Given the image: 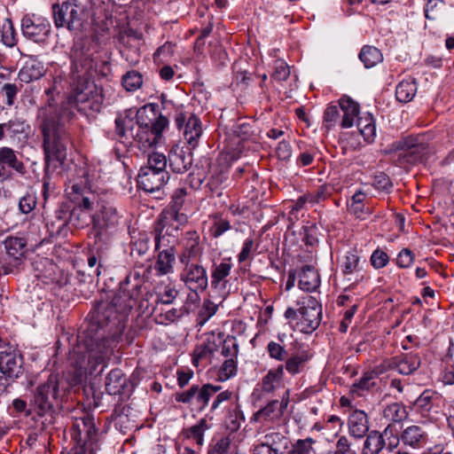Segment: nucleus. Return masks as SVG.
<instances>
[{"label": "nucleus", "instance_id": "f257e3e1", "mask_svg": "<svg viewBox=\"0 0 454 454\" xmlns=\"http://www.w3.org/2000/svg\"><path fill=\"white\" fill-rule=\"evenodd\" d=\"M60 78H54L52 85L45 90L48 97L45 106L38 110L36 121L43 136V146L45 155V163L48 167L51 162L58 161L62 164L67 155V145L70 143L69 136L64 129V121H70L74 112L66 104L59 107L53 97L58 91Z\"/></svg>", "mask_w": 454, "mask_h": 454}, {"label": "nucleus", "instance_id": "f03ea898", "mask_svg": "<svg viewBox=\"0 0 454 454\" xmlns=\"http://www.w3.org/2000/svg\"><path fill=\"white\" fill-rule=\"evenodd\" d=\"M145 108L137 113V121L128 114L119 115L115 119V132L120 141L125 145H136L146 151L160 142L162 132L168 125V120L160 115L152 123L145 122Z\"/></svg>", "mask_w": 454, "mask_h": 454}, {"label": "nucleus", "instance_id": "7ed1b4c3", "mask_svg": "<svg viewBox=\"0 0 454 454\" xmlns=\"http://www.w3.org/2000/svg\"><path fill=\"white\" fill-rule=\"evenodd\" d=\"M124 317L112 302L101 304L98 308L89 324L84 340L85 347L90 353V358H95L98 364L103 361L104 356L109 353L113 341L106 337L104 328L111 323L115 325L121 322Z\"/></svg>", "mask_w": 454, "mask_h": 454}, {"label": "nucleus", "instance_id": "20e7f679", "mask_svg": "<svg viewBox=\"0 0 454 454\" xmlns=\"http://www.w3.org/2000/svg\"><path fill=\"white\" fill-rule=\"evenodd\" d=\"M51 10L55 27L75 35L85 31L94 16L91 0H59Z\"/></svg>", "mask_w": 454, "mask_h": 454}, {"label": "nucleus", "instance_id": "39448f33", "mask_svg": "<svg viewBox=\"0 0 454 454\" xmlns=\"http://www.w3.org/2000/svg\"><path fill=\"white\" fill-rule=\"evenodd\" d=\"M72 90L67 105H74L78 112L85 115L98 113L103 104L101 91L89 81L73 82Z\"/></svg>", "mask_w": 454, "mask_h": 454}, {"label": "nucleus", "instance_id": "423d86ee", "mask_svg": "<svg viewBox=\"0 0 454 454\" xmlns=\"http://www.w3.org/2000/svg\"><path fill=\"white\" fill-rule=\"evenodd\" d=\"M71 436L75 442L74 448L82 447L84 453L96 454L98 450V429L91 415L86 414L74 419Z\"/></svg>", "mask_w": 454, "mask_h": 454}, {"label": "nucleus", "instance_id": "0eeeda50", "mask_svg": "<svg viewBox=\"0 0 454 454\" xmlns=\"http://www.w3.org/2000/svg\"><path fill=\"white\" fill-rule=\"evenodd\" d=\"M188 216L184 214L165 209L160 215L154 225L155 249L160 250L163 243L170 238L175 239L178 233L179 227L184 224ZM175 240H171V243Z\"/></svg>", "mask_w": 454, "mask_h": 454}, {"label": "nucleus", "instance_id": "6e6552de", "mask_svg": "<svg viewBox=\"0 0 454 454\" xmlns=\"http://www.w3.org/2000/svg\"><path fill=\"white\" fill-rule=\"evenodd\" d=\"M62 395L58 374H51L47 380L40 383L34 391L33 402L38 414L44 415L52 410Z\"/></svg>", "mask_w": 454, "mask_h": 454}, {"label": "nucleus", "instance_id": "1a4fd4ad", "mask_svg": "<svg viewBox=\"0 0 454 454\" xmlns=\"http://www.w3.org/2000/svg\"><path fill=\"white\" fill-rule=\"evenodd\" d=\"M141 287L142 281L137 277L133 278L127 277L125 280L121 283L119 290L111 302L123 317H126L136 305L137 299L141 295Z\"/></svg>", "mask_w": 454, "mask_h": 454}, {"label": "nucleus", "instance_id": "9d476101", "mask_svg": "<svg viewBox=\"0 0 454 454\" xmlns=\"http://www.w3.org/2000/svg\"><path fill=\"white\" fill-rule=\"evenodd\" d=\"M299 312L301 317L297 322V327L301 332L310 333L319 326L322 319V307L314 297H304Z\"/></svg>", "mask_w": 454, "mask_h": 454}, {"label": "nucleus", "instance_id": "9b49d317", "mask_svg": "<svg viewBox=\"0 0 454 454\" xmlns=\"http://www.w3.org/2000/svg\"><path fill=\"white\" fill-rule=\"evenodd\" d=\"M23 356L20 351L8 346L0 350V372L4 380H14L23 374Z\"/></svg>", "mask_w": 454, "mask_h": 454}, {"label": "nucleus", "instance_id": "f8f14e48", "mask_svg": "<svg viewBox=\"0 0 454 454\" xmlns=\"http://www.w3.org/2000/svg\"><path fill=\"white\" fill-rule=\"evenodd\" d=\"M175 122L179 129H183V136L187 144L195 148L202 135V125L200 120L193 114L177 111Z\"/></svg>", "mask_w": 454, "mask_h": 454}, {"label": "nucleus", "instance_id": "ddd939ff", "mask_svg": "<svg viewBox=\"0 0 454 454\" xmlns=\"http://www.w3.org/2000/svg\"><path fill=\"white\" fill-rule=\"evenodd\" d=\"M26 246L27 241L24 238L10 237L5 239L4 247L7 257L3 265L4 274L15 273L20 269L23 263Z\"/></svg>", "mask_w": 454, "mask_h": 454}, {"label": "nucleus", "instance_id": "4468645a", "mask_svg": "<svg viewBox=\"0 0 454 454\" xmlns=\"http://www.w3.org/2000/svg\"><path fill=\"white\" fill-rule=\"evenodd\" d=\"M180 273V280L192 292H204L208 286L206 269L198 263H184Z\"/></svg>", "mask_w": 454, "mask_h": 454}, {"label": "nucleus", "instance_id": "2eb2a0df", "mask_svg": "<svg viewBox=\"0 0 454 454\" xmlns=\"http://www.w3.org/2000/svg\"><path fill=\"white\" fill-rule=\"evenodd\" d=\"M221 388L220 386L209 383L203 385L201 387L194 385L188 390L176 394V400L184 403H189L195 398L200 405V409L202 410L207 406L210 398L219 392Z\"/></svg>", "mask_w": 454, "mask_h": 454}, {"label": "nucleus", "instance_id": "dca6fc26", "mask_svg": "<svg viewBox=\"0 0 454 454\" xmlns=\"http://www.w3.org/2000/svg\"><path fill=\"white\" fill-rule=\"evenodd\" d=\"M72 57L71 76L73 82L89 81V77L96 67V63L91 55L75 49Z\"/></svg>", "mask_w": 454, "mask_h": 454}, {"label": "nucleus", "instance_id": "f3484780", "mask_svg": "<svg viewBox=\"0 0 454 454\" xmlns=\"http://www.w3.org/2000/svg\"><path fill=\"white\" fill-rule=\"evenodd\" d=\"M231 269L232 263L230 259H224L218 264H213L211 269V288L219 292L223 299L228 294L226 290L228 280L226 278L231 274Z\"/></svg>", "mask_w": 454, "mask_h": 454}, {"label": "nucleus", "instance_id": "a211bd4d", "mask_svg": "<svg viewBox=\"0 0 454 454\" xmlns=\"http://www.w3.org/2000/svg\"><path fill=\"white\" fill-rule=\"evenodd\" d=\"M168 179L167 171H154L150 168H142L137 176L138 186L146 192L159 191Z\"/></svg>", "mask_w": 454, "mask_h": 454}, {"label": "nucleus", "instance_id": "6ab92c4d", "mask_svg": "<svg viewBox=\"0 0 454 454\" xmlns=\"http://www.w3.org/2000/svg\"><path fill=\"white\" fill-rule=\"evenodd\" d=\"M286 395L279 402L278 400H272L263 408L260 409L254 414V420L255 421H275L279 419L288 405L289 391L286 392Z\"/></svg>", "mask_w": 454, "mask_h": 454}, {"label": "nucleus", "instance_id": "aec40b11", "mask_svg": "<svg viewBox=\"0 0 454 454\" xmlns=\"http://www.w3.org/2000/svg\"><path fill=\"white\" fill-rule=\"evenodd\" d=\"M94 229L101 231L115 227L119 223V214L112 205H103L91 217Z\"/></svg>", "mask_w": 454, "mask_h": 454}, {"label": "nucleus", "instance_id": "412c9836", "mask_svg": "<svg viewBox=\"0 0 454 454\" xmlns=\"http://www.w3.org/2000/svg\"><path fill=\"white\" fill-rule=\"evenodd\" d=\"M23 35L35 42H42L46 39L50 33V24L46 21L33 20L30 17H24L21 21Z\"/></svg>", "mask_w": 454, "mask_h": 454}, {"label": "nucleus", "instance_id": "4be33fe9", "mask_svg": "<svg viewBox=\"0 0 454 454\" xmlns=\"http://www.w3.org/2000/svg\"><path fill=\"white\" fill-rule=\"evenodd\" d=\"M423 138V137H409L398 142L397 148L404 152L401 156L411 157L412 160L411 161H417L422 159L427 149V145L424 143Z\"/></svg>", "mask_w": 454, "mask_h": 454}, {"label": "nucleus", "instance_id": "5701e85b", "mask_svg": "<svg viewBox=\"0 0 454 454\" xmlns=\"http://www.w3.org/2000/svg\"><path fill=\"white\" fill-rule=\"evenodd\" d=\"M338 105L342 113L340 126L344 129L351 128L355 121L358 119L357 116L360 112L359 104L350 97L342 96L339 99Z\"/></svg>", "mask_w": 454, "mask_h": 454}, {"label": "nucleus", "instance_id": "b1692460", "mask_svg": "<svg viewBox=\"0 0 454 454\" xmlns=\"http://www.w3.org/2000/svg\"><path fill=\"white\" fill-rule=\"evenodd\" d=\"M348 432L355 438H363L369 431L367 414L360 410L354 411L348 418Z\"/></svg>", "mask_w": 454, "mask_h": 454}, {"label": "nucleus", "instance_id": "393cba45", "mask_svg": "<svg viewBox=\"0 0 454 454\" xmlns=\"http://www.w3.org/2000/svg\"><path fill=\"white\" fill-rule=\"evenodd\" d=\"M162 247L166 248L159 253L154 269L160 275H166L172 272L176 256L175 249L171 246V240L168 239L167 243L162 244Z\"/></svg>", "mask_w": 454, "mask_h": 454}, {"label": "nucleus", "instance_id": "a878e982", "mask_svg": "<svg viewBox=\"0 0 454 454\" xmlns=\"http://www.w3.org/2000/svg\"><path fill=\"white\" fill-rule=\"evenodd\" d=\"M45 73L43 63L33 57H29L18 74L20 82L29 83L40 79Z\"/></svg>", "mask_w": 454, "mask_h": 454}, {"label": "nucleus", "instance_id": "bb28decb", "mask_svg": "<svg viewBox=\"0 0 454 454\" xmlns=\"http://www.w3.org/2000/svg\"><path fill=\"white\" fill-rule=\"evenodd\" d=\"M401 440L405 445L420 448L427 442V434L421 426L411 425L403 431Z\"/></svg>", "mask_w": 454, "mask_h": 454}, {"label": "nucleus", "instance_id": "cd10ccee", "mask_svg": "<svg viewBox=\"0 0 454 454\" xmlns=\"http://www.w3.org/2000/svg\"><path fill=\"white\" fill-rule=\"evenodd\" d=\"M420 356L417 353H407L395 358V367L404 375L413 373L420 366Z\"/></svg>", "mask_w": 454, "mask_h": 454}, {"label": "nucleus", "instance_id": "c85d7f7f", "mask_svg": "<svg viewBox=\"0 0 454 454\" xmlns=\"http://www.w3.org/2000/svg\"><path fill=\"white\" fill-rule=\"evenodd\" d=\"M200 238L196 232L189 233L184 250L179 256L180 262L184 263H192L191 261L199 259L202 254V248L200 246Z\"/></svg>", "mask_w": 454, "mask_h": 454}, {"label": "nucleus", "instance_id": "c756f323", "mask_svg": "<svg viewBox=\"0 0 454 454\" xmlns=\"http://www.w3.org/2000/svg\"><path fill=\"white\" fill-rule=\"evenodd\" d=\"M169 167L173 172L184 173L192 163L191 154H186L182 149L176 148L170 151L168 154Z\"/></svg>", "mask_w": 454, "mask_h": 454}, {"label": "nucleus", "instance_id": "7c9ffc66", "mask_svg": "<svg viewBox=\"0 0 454 454\" xmlns=\"http://www.w3.org/2000/svg\"><path fill=\"white\" fill-rule=\"evenodd\" d=\"M299 286L306 292L315 291L320 283L317 271L311 266H303L298 275Z\"/></svg>", "mask_w": 454, "mask_h": 454}, {"label": "nucleus", "instance_id": "2f4dec72", "mask_svg": "<svg viewBox=\"0 0 454 454\" xmlns=\"http://www.w3.org/2000/svg\"><path fill=\"white\" fill-rule=\"evenodd\" d=\"M310 356L306 350H300L293 353L291 356H286L284 369L292 375L298 374L303 371L307 362L309 360Z\"/></svg>", "mask_w": 454, "mask_h": 454}, {"label": "nucleus", "instance_id": "473e14b6", "mask_svg": "<svg viewBox=\"0 0 454 454\" xmlns=\"http://www.w3.org/2000/svg\"><path fill=\"white\" fill-rule=\"evenodd\" d=\"M283 378L284 365L270 369L262 379V390L265 393H272L280 387Z\"/></svg>", "mask_w": 454, "mask_h": 454}, {"label": "nucleus", "instance_id": "72a5a7b5", "mask_svg": "<svg viewBox=\"0 0 454 454\" xmlns=\"http://www.w3.org/2000/svg\"><path fill=\"white\" fill-rule=\"evenodd\" d=\"M366 194L362 191H357L348 203V210L356 218L363 219L371 214V208L365 204Z\"/></svg>", "mask_w": 454, "mask_h": 454}, {"label": "nucleus", "instance_id": "f704fd0d", "mask_svg": "<svg viewBox=\"0 0 454 454\" xmlns=\"http://www.w3.org/2000/svg\"><path fill=\"white\" fill-rule=\"evenodd\" d=\"M378 374V372L375 370L365 372L358 381L353 383L350 387V393L356 396L363 395L365 391L370 390L375 386V380Z\"/></svg>", "mask_w": 454, "mask_h": 454}, {"label": "nucleus", "instance_id": "c9c22d12", "mask_svg": "<svg viewBox=\"0 0 454 454\" xmlns=\"http://www.w3.org/2000/svg\"><path fill=\"white\" fill-rule=\"evenodd\" d=\"M0 164L14 169L20 175L26 173L23 162L18 159L16 153L10 147L4 146L0 148Z\"/></svg>", "mask_w": 454, "mask_h": 454}, {"label": "nucleus", "instance_id": "e433bc0d", "mask_svg": "<svg viewBox=\"0 0 454 454\" xmlns=\"http://www.w3.org/2000/svg\"><path fill=\"white\" fill-rule=\"evenodd\" d=\"M417 82L413 78L403 80L395 90L396 99L399 102L408 103L413 99L417 92Z\"/></svg>", "mask_w": 454, "mask_h": 454}, {"label": "nucleus", "instance_id": "4c0bfd02", "mask_svg": "<svg viewBox=\"0 0 454 454\" xmlns=\"http://www.w3.org/2000/svg\"><path fill=\"white\" fill-rule=\"evenodd\" d=\"M360 134L367 142H372L376 136V125L372 115L369 113L359 117L356 121Z\"/></svg>", "mask_w": 454, "mask_h": 454}, {"label": "nucleus", "instance_id": "58836bf2", "mask_svg": "<svg viewBox=\"0 0 454 454\" xmlns=\"http://www.w3.org/2000/svg\"><path fill=\"white\" fill-rule=\"evenodd\" d=\"M359 59L366 68L373 67L383 59L382 53L373 46L365 45L359 53Z\"/></svg>", "mask_w": 454, "mask_h": 454}, {"label": "nucleus", "instance_id": "ea45409f", "mask_svg": "<svg viewBox=\"0 0 454 454\" xmlns=\"http://www.w3.org/2000/svg\"><path fill=\"white\" fill-rule=\"evenodd\" d=\"M385 446L383 435L378 431L371 432L364 444L363 454H379Z\"/></svg>", "mask_w": 454, "mask_h": 454}, {"label": "nucleus", "instance_id": "a19ab883", "mask_svg": "<svg viewBox=\"0 0 454 454\" xmlns=\"http://www.w3.org/2000/svg\"><path fill=\"white\" fill-rule=\"evenodd\" d=\"M383 416L389 421L401 422L408 417V412L402 404L393 403L385 407Z\"/></svg>", "mask_w": 454, "mask_h": 454}, {"label": "nucleus", "instance_id": "79ce46f5", "mask_svg": "<svg viewBox=\"0 0 454 454\" xmlns=\"http://www.w3.org/2000/svg\"><path fill=\"white\" fill-rule=\"evenodd\" d=\"M124 385L123 374L121 370H112L106 379V389L110 395H116Z\"/></svg>", "mask_w": 454, "mask_h": 454}, {"label": "nucleus", "instance_id": "37998d69", "mask_svg": "<svg viewBox=\"0 0 454 454\" xmlns=\"http://www.w3.org/2000/svg\"><path fill=\"white\" fill-rule=\"evenodd\" d=\"M143 78L137 71H129L122 76V86L128 91H134L142 86Z\"/></svg>", "mask_w": 454, "mask_h": 454}, {"label": "nucleus", "instance_id": "c03bdc74", "mask_svg": "<svg viewBox=\"0 0 454 454\" xmlns=\"http://www.w3.org/2000/svg\"><path fill=\"white\" fill-rule=\"evenodd\" d=\"M167 159L166 156L160 153H153L149 154L147 165L142 168H150L157 172L166 171Z\"/></svg>", "mask_w": 454, "mask_h": 454}, {"label": "nucleus", "instance_id": "a18cd8bd", "mask_svg": "<svg viewBox=\"0 0 454 454\" xmlns=\"http://www.w3.org/2000/svg\"><path fill=\"white\" fill-rule=\"evenodd\" d=\"M187 195L188 191L185 187L176 188L172 194L170 207L168 210L179 213L180 209L184 206Z\"/></svg>", "mask_w": 454, "mask_h": 454}, {"label": "nucleus", "instance_id": "49530a36", "mask_svg": "<svg viewBox=\"0 0 454 454\" xmlns=\"http://www.w3.org/2000/svg\"><path fill=\"white\" fill-rule=\"evenodd\" d=\"M267 352L270 358L282 362L287 356V351L285 347L278 342L270 341L267 345Z\"/></svg>", "mask_w": 454, "mask_h": 454}, {"label": "nucleus", "instance_id": "de8ad7c7", "mask_svg": "<svg viewBox=\"0 0 454 454\" xmlns=\"http://www.w3.org/2000/svg\"><path fill=\"white\" fill-rule=\"evenodd\" d=\"M266 445H269L271 448L277 449V450H279V448L281 446L286 447V438L280 433L277 432H271L263 436V439L262 441Z\"/></svg>", "mask_w": 454, "mask_h": 454}, {"label": "nucleus", "instance_id": "09e8293b", "mask_svg": "<svg viewBox=\"0 0 454 454\" xmlns=\"http://www.w3.org/2000/svg\"><path fill=\"white\" fill-rule=\"evenodd\" d=\"M231 442L230 434L220 437L209 450L208 454H228L231 448Z\"/></svg>", "mask_w": 454, "mask_h": 454}, {"label": "nucleus", "instance_id": "8fccbe9b", "mask_svg": "<svg viewBox=\"0 0 454 454\" xmlns=\"http://www.w3.org/2000/svg\"><path fill=\"white\" fill-rule=\"evenodd\" d=\"M289 75L290 68L287 64L282 59L276 60L274 65V71L271 74V79L282 82L287 80Z\"/></svg>", "mask_w": 454, "mask_h": 454}, {"label": "nucleus", "instance_id": "3c124183", "mask_svg": "<svg viewBox=\"0 0 454 454\" xmlns=\"http://www.w3.org/2000/svg\"><path fill=\"white\" fill-rule=\"evenodd\" d=\"M333 454H356V448L347 436H340L336 442L335 451Z\"/></svg>", "mask_w": 454, "mask_h": 454}, {"label": "nucleus", "instance_id": "603ef678", "mask_svg": "<svg viewBox=\"0 0 454 454\" xmlns=\"http://www.w3.org/2000/svg\"><path fill=\"white\" fill-rule=\"evenodd\" d=\"M5 129L13 135L25 133L29 126L22 119L15 118L4 122Z\"/></svg>", "mask_w": 454, "mask_h": 454}, {"label": "nucleus", "instance_id": "864d4df0", "mask_svg": "<svg viewBox=\"0 0 454 454\" xmlns=\"http://www.w3.org/2000/svg\"><path fill=\"white\" fill-rule=\"evenodd\" d=\"M332 194V187L329 184L320 185L315 192H309L310 203H319L328 199Z\"/></svg>", "mask_w": 454, "mask_h": 454}, {"label": "nucleus", "instance_id": "5fc2aeb1", "mask_svg": "<svg viewBox=\"0 0 454 454\" xmlns=\"http://www.w3.org/2000/svg\"><path fill=\"white\" fill-rule=\"evenodd\" d=\"M230 229L231 224L228 220L222 217H215L213 225L210 227V233L214 238H218Z\"/></svg>", "mask_w": 454, "mask_h": 454}, {"label": "nucleus", "instance_id": "6e6d98bb", "mask_svg": "<svg viewBox=\"0 0 454 454\" xmlns=\"http://www.w3.org/2000/svg\"><path fill=\"white\" fill-rule=\"evenodd\" d=\"M358 262L359 258L356 254L348 253L341 263L343 273L348 275L355 272L358 267Z\"/></svg>", "mask_w": 454, "mask_h": 454}, {"label": "nucleus", "instance_id": "4d7b16f0", "mask_svg": "<svg viewBox=\"0 0 454 454\" xmlns=\"http://www.w3.org/2000/svg\"><path fill=\"white\" fill-rule=\"evenodd\" d=\"M2 42L8 47H12L16 43L14 28L12 23L9 20H6V24L3 27Z\"/></svg>", "mask_w": 454, "mask_h": 454}, {"label": "nucleus", "instance_id": "13d9d810", "mask_svg": "<svg viewBox=\"0 0 454 454\" xmlns=\"http://www.w3.org/2000/svg\"><path fill=\"white\" fill-rule=\"evenodd\" d=\"M90 214L85 212L82 208L74 207L70 215L69 220L76 226V227H83L88 224V216Z\"/></svg>", "mask_w": 454, "mask_h": 454}, {"label": "nucleus", "instance_id": "bf43d9fd", "mask_svg": "<svg viewBox=\"0 0 454 454\" xmlns=\"http://www.w3.org/2000/svg\"><path fill=\"white\" fill-rule=\"evenodd\" d=\"M20 88L14 83H4L1 87V93L6 98V105L12 106L14 105V101Z\"/></svg>", "mask_w": 454, "mask_h": 454}, {"label": "nucleus", "instance_id": "052dcab7", "mask_svg": "<svg viewBox=\"0 0 454 454\" xmlns=\"http://www.w3.org/2000/svg\"><path fill=\"white\" fill-rule=\"evenodd\" d=\"M338 106H328L324 113V121L326 123V128L330 129L335 125L340 119V111Z\"/></svg>", "mask_w": 454, "mask_h": 454}, {"label": "nucleus", "instance_id": "680f3d73", "mask_svg": "<svg viewBox=\"0 0 454 454\" xmlns=\"http://www.w3.org/2000/svg\"><path fill=\"white\" fill-rule=\"evenodd\" d=\"M36 197L35 194L27 193L20 198L19 208L21 213L28 214L33 211L36 206Z\"/></svg>", "mask_w": 454, "mask_h": 454}, {"label": "nucleus", "instance_id": "e2e57ef3", "mask_svg": "<svg viewBox=\"0 0 454 454\" xmlns=\"http://www.w3.org/2000/svg\"><path fill=\"white\" fill-rule=\"evenodd\" d=\"M315 441L308 437L306 439L298 440L294 444L293 451L294 454H311L313 451V444Z\"/></svg>", "mask_w": 454, "mask_h": 454}, {"label": "nucleus", "instance_id": "0e129e2a", "mask_svg": "<svg viewBox=\"0 0 454 454\" xmlns=\"http://www.w3.org/2000/svg\"><path fill=\"white\" fill-rule=\"evenodd\" d=\"M236 372V363L233 359H227L220 369L221 380H226Z\"/></svg>", "mask_w": 454, "mask_h": 454}, {"label": "nucleus", "instance_id": "69168bd1", "mask_svg": "<svg viewBox=\"0 0 454 454\" xmlns=\"http://www.w3.org/2000/svg\"><path fill=\"white\" fill-rule=\"evenodd\" d=\"M371 262L374 268H383L388 262V255L384 251L377 249L372 253Z\"/></svg>", "mask_w": 454, "mask_h": 454}, {"label": "nucleus", "instance_id": "338daca9", "mask_svg": "<svg viewBox=\"0 0 454 454\" xmlns=\"http://www.w3.org/2000/svg\"><path fill=\"white\" fill-rule=\"evenodd\" d=\"M413 260L414 256L412 252L408 248H404L399 253L396 263L401 268H407L413 262Z\"/></svg>", "mask_w": 454, "mask_h": 454}, {"label": "nucleus", "instance_id": "774afa93", "mask_svg": "<svg viewBox=\"0 0 454 454\" xmlns=\"http://www.w3.org/2000/svg\"><path fill=\"white\" fill-rule=\"evenodd\" d=\"M432 394L430 391H424L416 400L415 405L422 410L429 411L431 409Z\"/></svg>", "mask_w": 454, "mask_h": 454}]
</instances>
